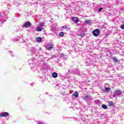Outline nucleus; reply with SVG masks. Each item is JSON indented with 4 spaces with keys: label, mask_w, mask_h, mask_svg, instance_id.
I'll return each mask as SVG.
<instances>
[{
    "label": "nucleus",
    "mask_w": 124,
    "mask_h": 124,
    "mask_svg": "<svg viewBox=\"0 0 124 124\" xmlns=\"http://www.w3.org/2000/svg\"><path fill=\"white\" fill-rule=\"evenodd\" d=\"M101 10H103V8H101L99 9V12H100L101 11Z\"/></svg>",
    "instance_id": "4be33fe9"
},
{
    "label": "nucleus",
    "mask_w": 124,
    "mask_h": 124,
    "mask_svg": "<svg viewBox=\"0 0 124 124\" xmlns=\"http://www.w3.org/2000/svg\"><path fill=\"white\" fill-rule=\"evenodd\" d=\"M62 28L63 29V30H65V29H67V27L66 26H62Z\"/></svg>",
    "instance_id": "412c9836"
},
{
    "label": "nucleus",
    "mask_w": 124,
    "mask_h": 124,
    "mask_svg": "<svg viewBox=\"0 0 124 124\" xmlns=\"http://www.w3.org/2000/svg\"><path fill=\"white\" fill-rule=\"evenodd\" d=\"M72 21L75 23V24H77L78 22H79V18L77 17H73L72 18Z\"/></svg>",
    "instance_id": "20e7f679"
},
{
    "label": "nucleus",
    "mask_w": 124,
    "mask_h": 124,
    "mask_svg": "<svg viewBox=\"0 0 124 124\" xmlns=\"http://www.w3.org/2000/svg\"><path fill=\"white\" fill-rule=\"evenodd\" d=\"M40 25L41 27H44L45 26V23L42 22V23H40Z\"/></svg>",
    "instance_id": "f3484780"
},
{
    "label": "nucleus",
    "mask_w": 124,
    "mask_h": 124,
    "mask_svg": "<svg viewBox=\"0 0 124 124\" xmlns=\"http://www.w3.org/2000/svg\"><path fill=\"white\" fill-rule=\"evenodd\" d=\"M86 35V34L85 33H81L80 34L79 36L81 37H84Z\"/></svg>",
    "instance_id": "2eb2a0df"
},
{
    "label": "nucleus",
    "mask_w": 124,
    "mask_h": 124,
    "mask_svg": "<svg viewBox=\"0 0 124 124\" xmlns=\"http://www.w3.org/2000/svg\"><path fill=\"white\" fill-rule=\"evenodd\" d=\"M110 88H106L105 89V93H108V92H110Z\"/></svg>",
    "instance_id": "f8f14e48"
},
{
    "label": "nucleus",
    "mask_w": 124,
    "mask_h": 124,
    "mask_svg": "<svg viewBox=\"0 0 124 124\" xmlns=\"http://www.w3.org/2000/svg\"><path fill=\"white\" fill-rule=\"evenodd\" d=\"M115 93L117 95H119V94H121V93H123V92H122V91L118 90H115Z\"/></svg>",
    "instance_id": "423d86ee"
},
{
    "label": "nucleus",
    "mask_w": 124,
    "mask_h": 124,
    "mask_svg": "<svg viewBox=\"0 0 124 124\" xmlns=\"http://www.w3.org/2000/svg\"><path fill=\"white\" fill-rule=\"evenodd\" d=\"M9 116V114L7 112H4L2 113H0V117H8Z\"/></svg>",
    "instance_id": "7ed1b4c3"
},
{
    "label": "nucleus",
    "mask_w": 124,
    "mask_h": 124,
    "mask_svg": "<svg viewBox=\"0 0 124 124\" xmlns=\"http://www.w3.org/2000/svg\"><path fill=\"white\" fill-rule=\"evenodd\" d=\"M36 42H42V38L41 37H38L36 39Z\"/></svg>",
    "instance_id": "0eeeda50"
},
{
    "label": "nucleus",
    "mask_w": 124,
    "mask_h": 124,
    "mask_svg": "<svg viewBox=\"0 0 124 124\" xmlns=\"http://www.w3.org/2000/svg\"><path fill=\"white\" fill-rule=\"evenodd\" d=\"M113 105H114V102H109L108 103V106L111 107V106H113Z\"/></svg>",
    "instance_id": "4468645a"
},
{
    "label": "nucleus",
    "mask_w": 124,
    "mask_h": 124,
    "mask_svg": "<svg viewBox=\"0 0 124 124\" xmlns=\"http://www.w3.org/2000/svg\"><path fill=\"white\" fill-rule=\"evenodd\" d=\"M31 26V23L30 21L25 22L23 25L24 28H30Z\"/></svg>",
    "instance_id": "f03ea898"
},
{
    "label": "nucleus",
    "mask_w": 124,
    "mask_h": 124,
    "mask_svg": "<svg viewBox=\"0 0 124 124\" xmlns=\"http://www.w3.org/2000/svg\"><path fill=\"white\" fill-rule=\"evenodd\" d=\"M112 60H113L114 62H118V60L116 59V57H113Z\"/></svg>",
    "instance_id": "6ab92c4d"
},
{
    "label": "nucleus",
    "mask_w": 124,
    "mask_h": 124,
    "mask_svg": "<svg viewBox=\"0 0 124 124\" xmlns=\"http://www.w3.org/2000/svg\"><path fill=\"white\" fill-rule=\"evenodd\" d=\"M42 28H41V27H39L36 29V31H42Z\"/></svg>",
    "instance_id": "9d476101"
},
{
    "label": "nucleus",
    "mask_w": 124,
    "mask_h": 124,
    "mask_svg": "<svg viewBox=\"0 0 124 124\" xmlns=\"http://www.w3.org/2000/svg\"><path fill=\"white\" fill-rule=\"evenodd\" d=\"M52 77L53 78H57L58 77V73L54 72L52 74Z\"/></svg>",
    "instance_id": "6e6552de"
},
{
    "label": "nucleus",
    "mask_w": 124,
    "mask_h": 124,
    "mask_svg": "<svg viewBox=\"0 0 124 124\" xmlns=\"http://www.w3.org/2000/svg\"><path fill=\"white\" fill-rule=\"evenodd\" d=\"M92 33L94 36H98V35L100 34V30H99L98 29H95L93 31Z\"/></svg>",
    "instance_id": "f257e3e1"
},
{
    "label": "nucleus",
    "mask_w": 124,
    "mask_h": 124,
    "mask_svg": "<svg viewBox=\"0 0 124 124\" xmlns=\"http://www.w3.org/2000/svg\"><path fill=\"white\" fill-rule=\"evenodd\" d=\"M64 35V33L63 32H61L59 34V36H63Z\"/></svg>",
    "instance_id": "a211bd4d"
},
{
    "label": "nucleus",
    "mask_w": 124,
    "mask_h": 124,
    "mask_svg": "<svg viewBox=\"0 0 124 124\" xmlns=\"http://www.w3.org/2000/svg\"><path fill=\"white\" fill-rule=\"evenodd\" d=\"M73 96H75V97L78 98V92H74V93L73 94Z\"/></svg>",
    "instance_id": "1a4fd4ad"
},
{
    "label": "nucleus",
    "mask_w": 124,
    "mask_h": 124,
    "mask_svg": "<svg viewBox=\"0 0 124 124\" xmlns=\"http://www.w3.org/2000/svg\"><path fill=\"white\" fill-rule=\"evenodd\" d=\"M113 97H115V94L112 95Z\"/></svg>",
    "instance_id": "5701e85b"
},
{
    "label": "nucleus",
    "mask_w": 124,
    "mask_h": 124,
    "mask_svg": "<svg viewBox=\"0 0 124 124\" xmlns=\"http://www.w3.org/2000/svg\"><path fill=\"white\" fill-rule=\"evenodd\" d=\"M54 47V45H51L50 46H47V50H52Z\"/></svg>",
    "instance_id": "9b49d317"
},
{
    "label": "nucleus",
    "mask_w": 124,
    "mask_h": 124,
    "mask_svg": "<svg viewBox=\"0 0 124 124\" xmlns=\"http://www.w3.org/2000/svg\"><path fill=\"white\" fill-rule=\"evenodd\" d=\"M91 97V95H86L83 97V99H85V100H89V99H90Z\"/></svg>",
    "instance_id": "39448f33"
},
{
    "label": "nucleus",
    "mask_w": 124,
    "mask_h": 124,
    "mask_svg": "<svg viewBox=\"0 0 124 124\" xmlns=\"http://www.w3.org/2000/svg\"><path fill=\"white\" fill-rule=\"evenodd\" d=\"M86 24H91L92 23V20H86L85 21Z\"/></svg>",
    "instance_id": "ddd939ff"
},
{
    "label": "nucleus",
    "mask_w": 124,
    "mask_h": 124,
    "mask_svg": "<svg viewBox=\"0 0 124 124\" xmlns=\"http://www.w3.org/2000/svg\"><path fill=\"white\" fill-rule=\"evenodd\" d=\"M120 28L122 29V30H124V24H122L120 26Z\"/></svg>",
    "instance_id": "aec40b11"
},
{
    "label": "nucleus",
    "mask_w": 124,
    "mask_h": 124,
    "mask_svg": "<svg viewBox=\"0 0 124 124\" xmlns=\"http://www.w3.org/2000/svg\"><path fill=\"white\" fill-rule=\"evenodd\" d=\"M102 108H103V109H107V108H108L106 105H105V104L102 105Z\"/></svg>",
    "instance_id": "dca6fc26"
}]
</instances>
